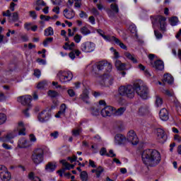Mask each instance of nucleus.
I'll list each match as a JSON object with an SVG mask.
<instances>
[{"label": "nucleus", "instance_id": "nucleus-43", "mask_svg": "<svg viewBox=\"0 0 181 181\" xmlns=\"http://www.w3.org/2000/svg\"><path fill=\"white\" fill-rule=\"evenodd\" d=\"M12 21L13 22H18L19 21V14L18 12L13 13Z\"/></svg>", "mask_w": 181, "mask_h": 181}, {"label": "nucleus", "instance_id": "nucleus-4", "mask_svg": "<svg viewBox=\"0 0 181 181\" xmlns=\"http://www.w3.org/2000/svg\"><path fill=\"white\" fill-rule=\"evenodd\" d=\"M18 103H21L22 105H27V108L23 110V113L26 117V118H29L30 117V114L29 113V110L32 108V95H25L23 96H19L17 98Z\"/></svg>", "mask_w": 181, "mask_h": 181}, {"label": "nucleus", "instance_id": "nucleus-37", "mask_svg": "<svg viewBox=\"0 0 181 181\" xmlns=\"http://www.w3.org/2000/svg\"><path fill=\"white\" fill-rule=\"evenodd\" d=\"M53 42V37H47L42 42V45L44 47H47L49 46V43H52Z\"/></svg>", "mask_w": 181, "mask_h": 181}, {"label": "nucleus", "instance_id": "nucleus-56", "mask_svg": "<svg viewBox=\"0 0 181 181\" xmlns=\"http://www.w3.org/2000/svg\"><path fill=\"white\" fill-rule=\"evenodd\" d=\"M88 21L91 25H95V18L94 16H91L88 18Z\"/></svg>", "mask_w": 181, "mask_h": 181}, {"label": "nucleus", "instance_id": "nucleus-45", "mask_svg": "<svg viewBox=\"0 0 181 181\" xmlns=\"http://www.w3.org/2000/svg\"><path fill=\"white\" fill-rule=\"evenodd\" d=\"M154 35L156 39H162V37H163V35H162L158 30H154Z\"/></svg>", "mask_w": 181, "mask_h": 181}, {"label": "nucleus", "instance_id": "nucleus-22", "mask_svg": "<svg viewBox=\"0 0 181 181\" xmlns=\"http://www.w3.org/2000/svg\"><path fill=\"white\" fill-rule=\"evenodd\" d=\"M64 16H65L66 19H74V16H76V11L71 9V11L69 12V9L65 8L64 10Z\"/></svg>", "mask_w": 181, "mask_h": 181}, {"label": "nucleus", "instance_id": "nucleus-49", "mask_svg": "<svg viewBox=\"0 0 181 181\" xmlns=\"http://www.w3.org/2000/svg\"><path fill=\"white\" fill-rule=\"evenodd\" d=\"M34 76L37 77V78H40V76H42V72L40 71V69H35Z\"/></svg>", "mask_w": 181, "mask_h": 181}, {"label": "nucleus", "instance_id": "nucleus-12", "mask_svg": "<svg viewBox=\"0 0 181 181\" xmlns=\"http://www.w3.org/2000/svg\"><path fill=\"white\" fill-rule=\"evenodd\" d=\"M157 139L160 144H164L168 141V134L162 128H157Z\"/></svg>", "mask_w": 181, "mask_h": 181}, {"label": "nucleus", "instance_id": "nucleus-13", "mask_svg": "<svg viewBox=\"0 0 181 181\" xmlns=\"http://www.w3.org/2000/svg\"><path fill=\"white\" fill-rule=\"evenodd\" d=\"M128 142H130L132 145H138L139 140L138 139V136L135 133V131L130 130L127 133V137L126 138Z\"/></svg>", "mask_w": 181, "mask_h": 181}, {"label": "nucleus", "instance_id": "nucleus-51", "mask_svg": "<svg viewBox=\"0 0 181 181\" xmlns=\"http://www.w3.org/2000/svg\"><path fill=\"white\" fill-rule=\"evenodd\" d=\"M88 168H97V165H95V162L94 160H91V159H89Z\"/></svg>", "mask_w": 181, "mask_h": 181}, {"label": "nucleus", "instance_id": "nucleus-11", "mask_svg": "<svg viewBox=\"0 0 181 181\" xmlns=\"http://www.w3.org/2000/svg\"><path fill=\"white\" fill-rule=\"evenodd\" d=\"M0 179H1L2 181H9L12 179L11 172L8 171V168L4 165L0 167Z\"/></svg>", "mask_w": 181, "mask_h": 181}, {"label": "nucleus", "instance_id": "nucleus-15", "mask_svg": "<svg viewBox=\"0 0 181 181\" xmlns=\"http://www.w3.org/2000/svg\"><path fill=\"white\" fill-rule=\"evenodd\" d=\"M115 143L117 145H125L127 144V137L122 134H117L115 136Z\"/></svg>", "mask_w": 181, "mask_h": 181}, {"label": "nucleus", "instance_id": "nucleus-55", "mask_svg": "<svg viewBox=\"0 0 181 181\" xmlns=\"http://www.w3.org/2000/svg\"><path fill=\"white\" fill-rule=\"evenodd\" d=\"M21 40L22 42H23L24 43L26 42H29V37H28V35H21Z\"/></svg>", "mask_w": 181, "mask_h": 181}, {"label": "nucleus", "instance_id": "nucleus-27", "mask_svg": "<svg viewBox=\"0 0 181 181\" xmlns=\"http://www.w3.org/2000/svg\"><path fill=\"white\" fill-rule=\"evenodd\" d=\"M44 35L47 37L48 36H53L54 35V30H53V28L48 27L44 30Z\"/></svg>", "mask_w": 181, "mask_h": 181}, {"label": "nucleus", "instance_id": "nucleus-23", "mask_svg": "<svg viewBox=\"0 0 181 181\" xmlns=\"http://www.w3.org/2000/svg\"><path fill=\"white\" fill-rule=\"evenodd\" d=\"M115 66L117 70H119V71H122L125 70V67L127 66V64L122 63L119 60H116L115 63Z\"/></svg>", "mask_w": 181, "mask_h": 181}, {"label": "nucleus", "instance_id": "nucleus-62", "mask_svg": "<svg viewBox=\"0 0 181 181\" xmlns=\"http://www.w3.org/2000/svg\"><path fill=\"white\" fill-rule=\"evenodd\" d=\"M103 172H104V169L98 170V171H96V177H98V178L100 177Z\"/></svg>", "mask_w": 181, "mask_h": 181}, {"label": "nucleus", "instance_id": "nucleus-38", "mask_svg": "<svg viewBox=\"0 0 181 181\" xmlns=\"http://www.w3.org/2000/svg\"><path fill=\"white\" fill-rule=\"evenodd\" d=\"M110 9L114 12V13H119V8L118 7V4H113L110 5Z\"/></svg>", "mask_w": 181, "mask_h": 181}, {"label": "nucleus", "instance_id": "nucleus-10", "mask_svg": "<svg viewBox=\"0 0 181 181\" xmlns=\"http://www.w3.org/2000/svg\"><path fill=\"white\" fill-rule=\"evenodd\" d=\"M81 50L84 53H93L95 50V44L90 41L85 42L81 45Z\"/></svg>", "mask_w": 181, "mask_h": 181}, {"label": "nucleus", "instance_id": "nucleus-21", "mask_svg": "<svg viewBox=\"0 0 181 181\" xmlns=\"http://www.w3.org/2000/svg\"><path fill=\"white\" fill-rule=\"evenodd\" d=\"M57 168V165H56V163L53 162H49L45 165V170L46 172H49V173H52L56 170V168Z\"/></svg>", "mask_w": 181, "mask_h": 181}, {"label": "nucleus", "instance_id": "nucleus-61", "mask_svg": "<svg viewBox=\"0 0 181 181\" xmlns=\"http://www.w3.org/2000/svg\"><path fill=\"white\" fill-rule=\"evenodd\" d=\"M2 146L4 148V149H7L8 151L12 149V146L8 144L4 143L2 144Z\"/></svg>", "mask_w": 181, "mask_h": 181}, {"label": "nucleus", "instance_id": "nucleus-48", "mask_svg": "<svg viewBox=\"0 0 181 181\" xmlns=\"http://www.w3.org/2000/svg\"><path fill=\"white\" fill-rule=\"evenodd\" d=\"M68 160H69L71 162V163H73L74 162H78V160H77V156L74 155L72 157H68L67 158Z\"/></svg>", "mask_w": 181, "mask_h": 181}, {"label": "nucleus", "instance_id": "nucleus-25", "mask_svg": "<svg viewBox=\"0 0 181 181\" xmlns=\"http://www.w3.org/2000/svg\"><path fill=\"white\" fill-rule=\"evenodd\" d=\"M124 56H125V57H127V59H128V60H130L134 64H136V63H138V59H136L135 58L134 54H132L128 52H124Z\"/></svg>", "mask_w": 181, "mask_h": 181}, {"label": "nucleus", "instance_id": "nucleus-16", "mask_svg": "<svg viewBox=\"0 0 181 181\" xmlns=\"http://www.w3.org/2000/svg\"><path fill=\"white\" fill-rule=\"evenodd\" d=\"M16 136H18V134L15 132H10L7 135L0 137V142H8L11 139L16 138Z\"/></svg>", "mask_w": 181, "mask_h": 181}, {"label": "nucleus", "instance_id": "nucleus-9", "mask_svg": "<svg viewBox=\"0 0 181 181\" xmlns=\"http://www.w3.org/2000/svg\"><path fill=\"white\" fill-rule=\"evenodd\" d=\"M50 118H52L50 109H45L37 115V119L39 122H41L42 124L47 122Z\"/></svg>", "mask_w": 181, "mask_h": 181}, {"label": "nucleus", "instance_id": "nucleus-8", "mask_svg": "<svg viewBox=\"0 0 181 181\" xmlns=\"http://www.w3.org/2000/svg\"><path fill=\"white\" fill-rule=\"evenodd\" d=\"M57 76L64 84L73 80V73L70 71H60Z\"/></svg>", "mask_w": 181, "mask_h": 181}, {"label": "nucleus", "instance_id": "nucleus-46", "mask_svg": "<svg viewBox=\"0 0 181 181\" xmlns=\"http://www.w3.org/2000/svg\"><path fill=\"white\" fill-rule=\"evenodd\" d=\"M79 16L81 18V19H87V18H88V14H87L86 11H81L79 13Z\"/></svg>", "mask_w": 181, "mask_h": 181}, {"label": "nucleus", "instance_id": "nucleus-60", "mask_svg": "<svg viewBox=\"0 0 181 181\" xmlns=\"http://www.w3.org/2000/svg\"><path fill=\"white\" fill-rule=\"evenodd\" d=\"M51 136H52L54 139H57L59 138V132H54L51 133Z\"/></svg>", "mask_w": 181, "mask_h": 181}, {"label": "nucleus", "instance_id": "nucleus-14", "mask_svg": "<svg viewBox=\"0 0 181 181\" xmlns=\"http://www.w3.org/2000/svg\"><path fill=\"white\" fill-rule=\"evenodd\" d=\"M151 66L157 71H163V70H165V63L162 59H157L154 62H151Z\"/></svg>", "mask_w": 181, "mask_h": 181}, {"label": "nucleus", "instance_id": "nucleus-2", "mask_svg": "<svg viewBox=\"0 0 181 181\" xmlns=\"http://www.w3.org/2000/svg\"><path fill=\"white\" fill-rule=\"evenodd\" d=\"M141 83H142V81L135 82L133 86H121L118 89L119 95L127 97V98H134L136 92L137 95H139L142 100H148L149 98V88L142 85Z\"/></svg>", "mask_w": 181, "mask_h": 181}, {"label": "nucleus", "instance_id": "nucleus-6", "mask_svg": "<svg viewBox=\"0 0 181 181\" xmlns=\"http://www.w3.org/2000/svg\"><path fill=\"white\" fill-rule=\"evenodd\" d=\"M32 160L35 165H40L45 160V150L42 148L35 149L32 154Z\"/></svg>", "mask_w": 181, "mask_h": 181}, {"label": "nucleus", "instance_id": "nucleus-59", "mask_svg": "<svg viewBox=\"0 0 181 181\" xmlns=\"http://www.w3.org/2000/svg\"><path fill=\"white\" fill-rule=\"evenodd\" d=\"M37 62L39 63L40 64H42L45 66L46 64V60L43 59L38 58L37 59Z\"/></svg>", "mask_w": 181, "mask_h": 181}, {"label": "nucleus", "instance_id": "nucleus-32", "mask_svg": "<svg viewBox=\"0 0 181 181\" xmlns=\"http://www.w3.org/2000/svg\"><path fill=\"white\" fill-rule=\"evenodd\" d=\"M128 30H129V32H131L132 33H134L135 36H138V30H136V25H135V24H132L129 26Z\"/></svg>", "mask_w": 181, "mask_h": 181}, {"label": "nucleus", "instance_id": "nucleus-50", "mask_svg": "<svg viewBox=\"0 0 181 181\" xmlns=\"http://www.w3.org/2000/svg\"><path fill=\"white\" fill-rule=\"evenodd\" d=\"M36 5L37 6H46V3L43 0H37Z\"/></svg>", "mask_w": 181, "mask_h": 181}, {"label": "nucleus", "instance_id": "nucleus-44", "mask_svg": "<svg viewBox=\"0 0 181 181\" xmlns=\"http://www.w3.org/2000/svg\"><path fill=\"white\" fill-rule=\"evenodd\" d=\"M80 134H81V129H74L72 131V135L74 136H79Z\"/></svg>", "mask_w": 181, "mask_h": 181}, {"label": "nucleus", "instance_id": "nucleus-31", "mask_svg": "<svg viewBox=\"0 0 181 181\" xmlns=\"http://www.w3.org/2000/svg\"><path fill=\"white\" fill-rule=\"evenodd\" d=\"M81 33H82L83 36H88V35L91 34V30H90L86 26H83L81 28Z\"/></svg>", "mask_w": 181, "mask_h": 181}, {"label": "nucleus", "instance_id": "nucleus-18", "mask_svg": "<svg viewBox=\"0 0 181 181\" xmlns=\"http://www.w3.org/2000/svg\"><path fill=\"white\" fill-rule=\"evenodd\" d=\"M150 112L148 106H141L139 108L138 114L140 117H146V115H149Z\"/></svg>", "mask_w": 181, "mask_h": 181}, {"label": "nucleus", "instance_id": "nucleus-47", "mask_svg": "<svg viewBox=\"0 0 181 181\" xmlns=\"http://www.w3.org/2000/svg\"><path fill=\"white\" fill-rule=\"evenodd\" d=\"M91 13H93L94 16H100V11H98L95 7H93L91 9Z\"/></svg>", "mask_w": 181, "mask_h": 181}, {"label": "nucleus", "instance_id": "nucleus-36", "mask_svg": "<svg viewBox=\"0 0 181 181\" xmlns=\"http://www.w3.org/2000/svg\"><path fill=\"white\" fill-rule=\"evenodd\" d=\"M47 94L51 98H56V97L59 96V93H57L56 90H49Z\"/></svg>", "mask_w": 181, "mask_h": 181}, {"label": "nucleus", "instance_id": "nucleus-5", "mask_svg": "<svg viewBox=\"0 0 181 181\" xmlns=\"http://www.w3.org/2000/svg\"><path fill=\"white\" fill-rule=\"evenodd\" d=\"M150 19L153 28H155V26H160V30L166 32V17L163 16H151Z\"/></svg>", "mask_w": 181, "mask_h": 181}, {"label": "nucleus", "instance_id": "nucleus-3", "mask_svg": "<svg viewBox=\"0 0 181 181\" xmlns=\"http://www.w3.org/2000/svg\"><path fill=\"white\" fill-rule=\"evenodd\" d=\"M141 160L146 166H157L162 160L160 153L156 149L148 148L144 150L141 153Z\"/></svg>", "mask_w": 181, "mask_h": 181}, {"label": "nucleus", "instance_id": "nucleus-63", "mask_svg": "<svg viewBox=\"0 0 181 181\" xmlns=\"http://www.w3.org/2000/svg\"><path fill=\"white\" fill-rule=\"evenodd\" d=\"M30 141L31 142H36V136H35V134H30Z\"/></svg>", "mask_w": 181, "mask_h": 181}, {"label": "nucleus", "instance_id": "nucleus-35", "mask_svg": "<svg viewBox=\"0 0 181 181\" xmlns=\"http://www.w3.org/2000/svg\"><path fill=\"white\" fill-rule=\"evenodd\" d=\"M46 86H47V82L46 81H42L37 83V88H38V90H44Z\"/></svg>", "mask_w": 181, "mask_h": 181}, {"label": "nucleus", "instance_id": "nucleus-1", "mask_svg": "<svg viewBox=\"0 0 181 181\" xmlns=\"http://www.w3.org/2000/svg\"><path fill=\"white\" fill-rule=\"evenodd\" d=\"M112 71V65L107 61H100L91 66L92 74L99 76V84L102 87H110L114 84V79L110 78V74Z\"/></svg>", "mask_w": 181, "mask_h": 181}, {"label": "nucleus", "instance_id": "nucleus-42", "mask_svg": "<svg viewBox=\"0 0 181 181\" xmlns=\"http://www.w3.org/2000/svg\"><path fill=\"white\" fill-rule=\"evenodd\" d=\"M81 39H83V36H81V35L76 34L74 37V40L75 43H80V42H81Z\"/></svg>", "mask_w": 181, "mask_h": 181}, {"label": "nucleus", "instance_id": "nucleus-28", "mask_svg": "<svg viewBox=\"0 0 181 181\" xmlns=\"http://www.w3.org/2000/svg\"><path fill=\"white\" fill-rule=\"evenodd\" d=\"M102 37L104 39V40H105V42H115L117 40V37H115V36L105 35V34H104Z\"/></svg>", "mask_w": 181, "mask_h": 181}, {"label": "nucleus", "instance_id": "nucleus-39", "mask_svg": "<svg viewBox=\"0 0 181 181\" xmlns=\"http://www.w3.org/2000/svg\"><path fill=\"white\" fill-rule=\"evenodd\" d=\"M163 104V99L159 96H156V107H160Z\"/></svg>", "mask_w": 181, "mask_h": 181}, {"label": "nucleus", "instance_id": "nucleus-57", "mask_svg": "<svg viewBox=\"0 0 181 181\" xmlns=\"http://www.w3.org/2000/svg\"><path fill=\"white\" fill-rule=\"evenodd\" d=\"M109 155L110 156H107V158H115V156H117V154L114 153V150L112 149L109 151Z\"/></svg>", "mask_w": 181, "mask_h": 181}, {"label": "nucleus", "instance_id": "nucleus-33", "mask_svg": "<svg viewBox=\"0 0 181 181\" xmlns=\"http://www.w3.org/2000/svg\"><path fill=\"white\" fill-rule=\"evenodd\" d=\"M81 180L88 181V173L87 171H82L80 174Z\"/></svg>", "mask_w": 181, "mask_h": 181}, {"label": "nucleus", "instance_id": "nucleus-26", "mask_svg": "<svg viewBox=\"0 0 181 181\" xmlns=\"http://www.w3.org/2000/svg\"><path fill=\"white\" fill-rule=\"evenodd\" d=\"M169 23L171 26H177V23H179V18L177 16H173L169 19Z\"/></svg>", "mask_w": 181, "mask_h": 181}, {"label": "nucleus", "instance_id": "nucleus-54", "mask_svg": "<svg viewBox=\"0 0 181 181\" xmlns=\"http://www.w3.org/2000/svg\"><path fill=\"white\" fill-rule=\"evenodd\" d=\"M67 93H68L69 97H74V95H76V92H74V90H73V89H69L67 90Z\"/></svg>", "mask_w": 181, "mask_h": 181}, {"label": "nucleus", "instance_id": "nucleus-41", "mask_svg": "<svg viewBox=\"0 0 181 181\" xmlns=\"http://www.w3.org/2000/svg\"><path fill=\"white\" fill-rule=\"evenodd\" d=\"M100 155L101 156H110V154L107 153V148L105 147H103L100 151Z\"/></svg>", "mask_w": 181, "mask_h": 181}, {"label": "nucleus", "instance_id": "nucleus-34", "mask_svg": "<svg viewBox=\"0 0 181 181\" xmlns=\"http://www.w3.org/2000/svg\"><path fill=\"white\" fill-rule=\"evenodd\" d=\"M115 43H116L117 46H119L121 49H123V50H127V45H125V44H124L123 42H121V40H119V39L116 38V41H115Z\"/></svg>", "mask_w": 181, "mask_h": 181}, {"label": "nucleus", "instance_id": "nucleus-40", "mask_svg": "<svg viewBox=\"0 0 181 181\" xmlns=\"http://www.w3.org/2000/svg\"><path fill=\"white\" fill-rule=\"evenodd\" d=\"M6 115L4 113H0V125H2V124H5L6 122Z\"/></svg>", "mask_w": 181, "mask_h": 181}, {"label": "nucleus", "instance_id": "nucleus-24", "mask_svg": "<svg viewBox=\"0 0 181 181\" xmlns=\"http://www.w3.org/2000/svg\"><path fill=\"white\" fill-rule=\"evenodd\" d=\"M163 81L168 83V84H173L175 81L173 76L170 74H164Z\"/></svg>", "mask_w": 181, "mask_h": 181}, {"label": "nucleus", "instance_id": "nucleus-52", "mask_svg": "<svg viewBox=\"0 0 181 181\" xmlns=\"http://www.w3.org/2000/svg\"><path fill=\"white\" fill-rule=\"evenodd\" d=\"M30 18H33L34 21L37 19V15L36 14V11H30Z\"/></svg>", "mask_w": 181, "mask_h": 181}, {"label": "nucleus", "instance_id": "nucleus-29", "mask_svg": "<svg viewBox=\"0 0 181 181\" xmlns=\"http://www.w3.org/2000/svg\"><path fill=\"white\" fill-rule=\"evenodd\" d=\"M125 111H127V108L122 107L117 110H116L115 108H114V111L112 114H116V115H122V114H124L125 112Z\"/></svg>", "mask_w": 181, "mask_h": 181}, {"label": "nucleus", "instance_id": "nucleus-30", "mask_svg": "<svg viewBox=\"0 0 181 181\" xmlns=\"http://www.w3.org/2000/svg\"><path fill=\"white\" fill-rule=\"evenodd\" d=\"M18 148L21 149H23L25 148H29V145H28V140H21L18 141Z\"/></svg>", "mask_w": 181, "mask_h": 181}, {"label": "nucleus", "instance_id": "nucleus-53", "mask_svg": "<svg viewBox=\"0 0 181 181\" xmlns=\"http://www.w3.org/2000/svg\"><path fill=\"white\" fill-rule=\"evenodd\" d=\"M18 135L25 136V135H26V129L25 127H23L21 129H20L18 131Z\"/></svg>", "mask_w": 181, "mask_h": 181}, {"label": "nucleus", "instance_id": "nucleus-58", "mask_svg": "<svg viewBox=\"0 0 181 181\" xmlns=\"http://www.w3.org/2000/svg\"><path fill=\"white\" fill-rule=\"evenodd\" d=\"M75 166H76V165L70 164L68 163L65 169H66V170H70V169H74Z\"/></svg>", "mask_w": 181, "mask_h": 181}, {"label": "nucleus", "instance_id": "nucleus-17", "mask_svg": "<svg viewBox=\"0 0 181 181\" xmlns=\"http://www.w3.org/2000/svg\"><path fill=\"white\" fill-rule=\"evenodd\" d=\"M66 110H67L66 103H62L59 107V110L55 115V118H62V115L64 117L66 115Z\"/></svg>", "mask_w": 181, "mask_h": 181}, {"label": "nucleus", "instance_id": "nucleus-7", "mask_svg": "<svg viewBox=\"0 0 181 181\" xmlns=\"http://www.w3.org/2000/svg\"><path fill=\"white\" fill-rule=\"evenodd\" d=\"M99 105H104V108H103L100 111V114L102 117H111L112 115V113L114 112V107L107 105V103H105V100H100L99 101Z\"/></svg>", "mask_w": 181, "mask_h": 181}, {"label": "nucleus", "instance_id": "nucleus-19", "mask_svg": "<svg viewBox=\"0 0 181 181\" xmlns=\"http://www.w3.org/2000/svg\"><path fill=\"white\" fill-rule=\"evenodd\" d=\"M90 90H88V89L85 88L82 94L80 95V98L81 100H82V101H83L84 103H86V104H88V100L90 99Z\"/></svg>", "mask_w": 181, "mask_h": 181}, {"label": "nucleus", "instance_id": "nucleus-20", "mask_svg": "<svg viewBox=\"0 0 181 181\" xmlns=\"http://www.w3.org/2000/svg\"><path fill=\"white\" fill-rule=\"evenodd\" d=\"M159 116L162 121H168L169 119V112L166 108H163L160 110Z\"/></svg>", "mask_w": 181, "mask_h": 181}, {"label": "nucleus", "instance_id": "nucleus-64", "mask_svg": "<svg viewBox=\"0 0 181 181\" xmlns=\"http://www.w3.org/2000/svg\"><path fill=\"white\" fill-rule=\"evenodd\" d=\"M15 6H16V4H15L14 2H11L10 4V10L11 11V12H13L15 11Z\"/></svg>", "mask_w": 181, "mask_h": 181}]
</instances>
